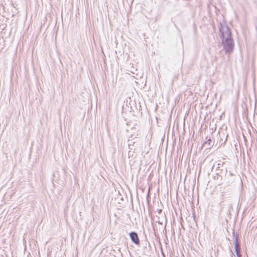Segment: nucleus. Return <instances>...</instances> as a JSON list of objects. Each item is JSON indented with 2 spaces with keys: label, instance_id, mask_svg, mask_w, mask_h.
<instances>
[{
  "label": "nucleus",
  "instance_id": "obj_3",
  "mask_svg": "<svg viewBox=\"0 0 257 257\" xmlns=\"http://www.w3.org/2000/svg\"><path fill=\"white\" fill-rule=\"evenodd\" d=\"M235 251H236V253L237 255H239L240 248H239V243L237 240H236L235 243Z\"/></svg>",
  "mask_w": 257,
  "mask_h": 257
},
{
  "label": "nucleus",
  "instance_id": "obj_1",
  "mask_svg": "<svg viewBox=\"0 0 257 257\" xmlns=\"http://www.w3.org/2000/svg\"><path fill=\"white\" fill-rule=\"evenodd\" d=\"M222 42L224 48L227 52H231L233 48V44L231 37V32L228 28H222L220 30Z\"/></svg>",
  "mask_w": 257,
  "mask_h": 257
},
{
  "label": "nucleus",
  "instance_id": "obj_2",
  "mask_svg": "<svg viewBox=\"0 0 257 257\" xmlns=\"http://www.w3.org/2000/svg\"><path fill=\"white\" fill-rule=\"evenodd\" d=\"M130 237L132 241L136 244H138L140 243V240L138 234L136 232H131L130 233Z\"/></svg>",
  "mask_w": 257,
  "mask_h": 257
},
{
  "label": "nucleus",
  "instance_id": "obj_4",
  "mask_svg": "<svg viewBox=\"0 0 257 257\" xmlns=\"http://www.w3.org/2000/svg\"><path fill=\"white\" fill-rule=\"evenodd\" d=\"M211 140L210 139H208L207 141L205 142V144H207L209 148L211 147Z\"/></svg>",
  "mask_w": 257,
  "mask_h": 257
}]
</instances>
